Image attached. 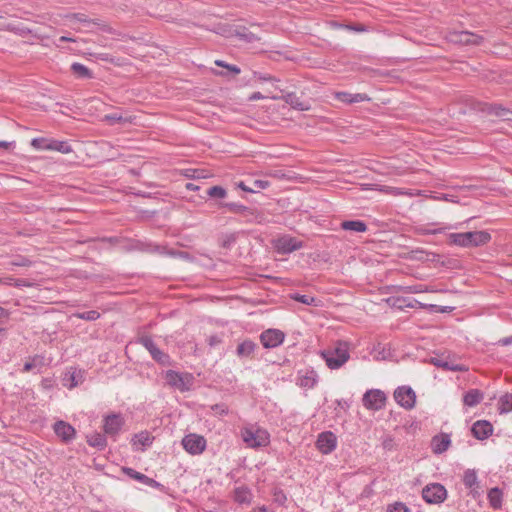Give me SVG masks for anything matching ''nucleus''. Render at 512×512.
I'll return each mask as SVG.
<instances>
[{
  "mask_svg": "<svg viewBox=\"0 0 512 512\" xmlns=\"http://www.w3.org/2000/svg\"><path fill=\"white\" fill-rule=\"evenodd\" d=\"M260 80H263V81H271V80H275L274 78H272L270 75H266V74H261L259 75L258 77Z\"/></svg>",
  "mask_w": 512,
  "mask_h": 512,
  "instance_id": "57",
  "label": "nucleus"
},
{
  "mask_svg": "<svg viewBox=\"0 0 512 512\" xmlns=\"http://www.w3.org/2000/svg\"><path fill=\"white\" fill-rule=\"evenodd\" d=\"M452 228H453L452 226H442L437 229H427V230H425L424 233L425 234H438V233L444 232L447 229H452Z\"/></svg>",
  "mask_w": 512,
  "mask_h": 512,
  "instance_id": "48",
  "label": "nucleus"
},
{
  "mask_svg": "<svg viewBox=\"0 0 512 512\" xmlns=\"http://www.w3.org/2000/svg\"><path fill=\"white\" fill-rule=\"evenodd\" d=\"M234 500L239 504H249L252 500L250 489L244 485L236 487L234 490Z\"/></svg>",
  "mask_w": 512,
  "mask_h": 512,
  "instance_id": "22",
  "label": "nucleus"
},
{
  "mask_svg": "<svg viewBox=\"0 0 512 512\" xmlns=\"http://www.w3.org/2000/svg\"><path fill=\"white\" fill-rule=\"evenodd\" d=\"M500 111H496V114L499 115V116H505L506 115V110L503 109V108H500L499 109Z\"/></svg>",
  "mask_w": 512,
  "mask_h": 512,
  "instance_id": "60",
  "label": "nucleus"
},
{
  "mask_svg": "<svg viewBox=\"0 0 512 512\" xmlns=\"http://www.w3.org/2000/svg\"><path fill=\"white\" fill-rule=\"evenodd\" d=\"M276 499H277V501L281 502V501L286 500V497H285V495H284V494H281V496H280V497H279V496H277V498H276Z\"/></svg>",
  "mask_w": 512,
  "mask_h": 512,
  "instance_id": "62",
  "label": "nucleus"
},
{
  "mask_svg": "<svg viewBox=\"0 0 512 512\" xmlns=\"http://www.w3.org/2000/svg\"><path fill=\"white\" fill-rule=\"evenodd\" d=\"M440 199L444 200V201H453L452 198H450L449 195H443Z\"/></svg>",
  "mask_w": 512,
  "mask_h": 512,
  "instance_id": "61",
  "label": "nucleus"
},
{
  "mask_svg": "<svg viewBox=\"0 0 512 512\" xmlns=\"http://www.w3.org/2000/svg\"><path fill=\"white\" fill-rule=\"evenodd\" d=\"M71 71L73 74L80 79H91L93 78V73L90 69H88L85 65L74 62L71 65Z\"/></svg>",
  "mask_w": 512,
  "mask_h": 512,
  "instance_id": "26",
  "label": "nucleus"
},
{
  "mask_svg": "<svg viewBox=\"0 0 512 512\" xmlns=\"http://www.w3.org/2000/svg\"><path fill=\"white\" fill-rule=\"evenodd\" d=\"M166 382L171 387L181 392L188 391L193 386V376L189 373H180L174 370H168L164 376Z\"/></svg>",
  "mask_w": 512,
  "mask_h": 512,
  "instance_id": "4",
  "label": "nucleus"
},
{
  "mask_svg": "<svg viewBox=\"0 0 512 512\" xmlns=\"http://www.w3.org/2000/svg\"><path fill=\"white\" fill-rule=\"evenodd\" d=\"M75 316L79 319L94 321L100 317V313L96 310H90L81 313H76Z\"/></svg>",
  "mask_w": 512,
  "mask_h": 512,
  "instance_id": "36",
  "label": "nucleus"
},
{
  "mask_svg": "<svg viewBox=\"0 0 512 512\" xmlns=\"http://www.w3.org/2000/svg\"><path fill=\"white\" fill-rule=\"evenodd\" d=\"M499 409L501 413H509L512 411V394H505L499 400Z\"/></svg>",
  "mask_w": 512,
  "mask_h": 512,
  "instance_id": "34",
  "label": "nucleus"
},
{
  "mask_svg": "<svg viewBox=\"0 0 512 512\" xmlns=\"http://www.w3.org/2000/svg\"><path fill=\"white\" fill-rule=\"evenodd\" d=\"M238 187L240 189H242L243 191L255 193V189L254 188L246 186L243 182H240L238 184Z\"/></svg>",
  "mask_w": 512,
  "mask_h": 512,
  "instance_id": "51",
  "label": "nucleus"
},
{
  "mask_svg": "<svg viewBox=\"0 0 512 512\" xmlns=\"http://www.w3.org/2000/svg\"><path fill=\"white\" fill-rule=\"evenodd\" d=\"M15 266H29L30 261L28 259H22L21 261L13 262Z\"/></svg>",
  "mask_w": 512,
  "mask_h": 512,
  "instance_id": "53",
  "label": "nucleus"
},
{
  "mask_svg": "<svg viewBox=\"0 0 512 512\" xmlns=\"http://www.w3.org/2000/svg\"><path fill=\"white\" fill-rule=\"evenodd\" d=\"M51 151H57L62 154H69L72 152V147L67 141L53 139Z\"/></svg>",
  "mask_w": 512,
  "mask_h": 512,
  "instance_id": "31",
  "label": "nucleus"
},
{
  "mask_svg": "<svg viewBox=\"0 0 512 512\" xmlns=\"http://www.w3.org/2000/svg\"><path fill=\"white\" fill-rule=\"evenodd\" d=\"M34 367L32 365V362L31 360L29 359L25 364H24V367H23V372H29L31 370H33Z\"/></svg>",
  "mask_w": 512,
  "mask_h": 512,
  "instance_id": "52",
  "label": "nucleus"
},
{
  "mask_svg": "<svg viewBox=\"0 0 512 512\" xmlns=\"http://www.w3.org/2000/svg\"><path fill=\"white\" fill-rule=\"evenodd\" d=\"M447 496L446 488L440 483H430L422 489V498L429 504L443 503Z\"/></svg>",
  "mask_w": 512,
  "mask_h": 512,
  "instance_id": "6",
  "label": "nucleus"
},
{
  "mask_svg": "<svg viewBox=\"0 0 512 512\" xmlns=\"http://www.w3.org/2000/svg\"><path fill=\"white\" fill-rule=\"evenodd\" d=\"M448 239L450 244L469 248L488 243L491 236L486 231H470L464 233H450Z\"/></svg>",
  "mask_w": 512,
  "mask_h": 512,
  "instance_id": "2",
  "label": "nucleus"
},
{
  "mask_svg": "<svg viewBox=\"0 0 512 512\" xmlns=\"http://www.w3.org/2000/svg\"><path fill=\"white\" fill-rule=\"evenodd\" d=\"M387 512H411L402 502H395L387 507Z\"/></svg>",
  "mask_w": 512,
  "mask_h": 512,
  "instance_id": "39",
  "label": "nucleus"
},
{
  "mask_svg": "<svg viewBox=\"0 0 512 512\" xmlns=\"http://www.w3.org/2000/svg\"><path fill=\"white\" fill-rule=\"evenodd\" d=\"M370 97L365 93H351V104L369 101Z\"/></svg>",
  "mask_w": 512,
  "mask_h": 512,
  "instance_id": "44",
  "label": "nucleus"
},
{
  "mask_svg": "<svg viewBox=\"0 0 512 512\" xmlns=\"http://www.w3.org/2000/svg\"><path fill=\"white\" fill-rule=\"evenodd\" d=\"M397 291L403 292V293H412V294L435 292L434 289H432L431 287L424 285V284L398 286Z\"/></svg>",
  "mask_w": 512,
  "mask_h": 512,
  "instance_id": "23",
  "label": "nucleus"
},
{
  "mask_svg": "<svg viewBox=\"0 0 512 512\" xmlns=\"http://www.w3.org/2000/svg\"><path fill=\"white\" fill-rule=\"evenodd\" d=\"M53 429L55 434L64 441H69L74 438L75 429L67 422L57 421Z\"/></svg>",
  "mask_w": 512,
  "mask_h": 512,
  "instance_id": "19",
  "label": "nucleus"
},
{
  "mask_svg": "<svg viewBox=\"0 0 512 512\" xmlns=\"http://www.w3.org/2000/svg\"><path fill=\"white\" fill-rule=\"evenodd\" d=\"M285 101L290 104L293 108L298 109L300 111H305L309 109V105L299 99V97L294 93H288L285 97Z\"/></svg>",
  "mask_w": 512,
  "mask_h": 512,
  "instance_id": "30",
  "label": "nucleus"
},
{
  "mask_svg": "<svg viewBox=\"0 0 512 512\" xmlns=\"http://www.w3.org/2000/svg\"><path fill=\"white\" fill-rule=\"evenodd\" d=\"M83 381L84 372L80 369L71 368L65 373L62 379V384L64 387L68 389H73L77 387L79 384H81Z\"/></svg>",
  "mask_w": 512,
  "mask_h": 512,
  "instance_id": "16",
  "label": "nucleus"
},
{
  "mask_svg": "<svg viewBox=\"0 0 512 512\" xmlns=\"http://www.w3.org/2000/svg\"><path fill=\"white\" fill-rule=\"evenodd\" d=\"M225 208H227L230 212L241 214L247 210V207L235 202L225 203L223 204Z\"/></svg>",
  "mask_w": 512,
  "mask_h": 512,
  "instance_id": "38",
  "label": "nucleus"
},
{
  "mask_svg": "<svg viewBox=\"0 0 512 512\" xmlns=\"http://www.w3.org/2000/svg\"><path fill=\"white\" fill-rule=\"evenodd\" d=\"M434 364L438 367H443L450 371H462L463 367L461 365H450L447 361L437 360Z\"/></svg>",
  "mask_w": 512,
  "mask_h": 512,
  "instance_id": "42",
  "label": "nucleus"
},
{
  "mask_svg": "<svg viewBox=\"0 0 512 512\" xmlns=\"http://www.w3.org/2000/svg\"><path fill=\"white\" fill-rule=\"evenodd\" d=\"M87 442L90 446L103 449L106 446V438L103 434L94 432L87 436Z\"/></svg>",
  "mask_w": 512,
  "mask_h": 512,
  "instance_id": "29",
  "label": "nucleus"
},
{
  "mask_svg": "<svg viewBox=\"0 0 512 512\" xmlns=\"http://www.w3.org/2000/svg\"><path fill=\"white\" fill-rule=\"evenodd\" d=\"M151 357L161 365H168L170 362V357L168 354L164 353L158 347L150 352Z\"/></svg>",
  "mask_w": 512,
  "mask_h": 512,
  "instance_id": "32",
  "label": "nucleus"
},
{
  "mask_svg": "<svg viewBox=\"0 0 512 512\" xmlns=\"http://www.w3.org/2000/svg\"><path fill=\"white\" fill-rule=\"evenodd\" d=\"M9 317V312L0 306V320L3 319V318H8Z\"/></svg>",
  "mask_w": 512,
  "mask_h": 512,
  "instance_id": "55",
  "label": "nucleus"
},
{
  "mask_svg": "<svg viewBox=\"0 0 512 512\" xmlns=\"http://www.w3.org/2000/svg\"><path fill=\"white\" fill-rule=\"evenodd\" d=\"M52 138L38 137L31 140V146L38 151H51Z\"/></svg>",
  "mask_w": 512,
  "mask_h": 512,
  "instance_id": "28",
  "label": "nucleus"
},
{
  "mask_svg": "<svg viewBox=\"0 0 512 512\" xmlns=\"http://www.w3.org/2000/svg\"><path fill=\"white\" fill-rule=\"evenodd\" d=\"M316 447L322 454H330L337 447V437L331 431L321 432L316 440Z\"/></svg>",
  "mask_w": 512,
  "mask_h": 512,
  "instance_id": "10",
  "label": "nucleus"
},
{
  "mask_svg": "<svg viewBox=\"0 0 512 512\" xmlns=\"http://www.w3.org/2000/svg\"><path fill=\"white\" fill-rule=\"evenodd\" d=\"M16 281V278H13L11 276L3 277L0 279V282L4 285L8 286H15L14 282Z\"/></svg>",
  "mask_w": 512,
  "mask_h": 512,
  "instance_id": "49",
  "label": "nucleus"
},
{
  "mask_svg": "<svg viewBox=\"0 0 512 512\" xmlns=\"http://www.w3.org/2000/svg\"><path fill=\"white\" fill-rule=\"evenodd\" d=\"M139 342L149 351V353L157 347L154 341L148 336L141 337Z\"/></svg>",
  "mask_w": 512,
  "mask_h": 512,
  "instance_id": "43",
  "label": "nucleus"
},
{
  "mask_svg": "<svg viewBox=\"0 0 512 512\" xmlns=\"http://www.w3.org/2000/svg\"><path fill=\"white\" fill-rule=\"evenodd\" d=\"M124 424V419L120 414H111L104 419L105 434L115 437L121 430Z\"/></svg>",
  "mask_w": 512,
  "mask_h": 512,
  "instance_id": "14",
  "label": "nucleus"
},
{
  "mask_svg": "<svg viewBox=\"0 0 512 512\" xmlns=\"http://www.w3.org/2000/svg\"><path fill=\"white\" fill-rule=\"evenodd\" d=\"M484 398V394L478 389H470L463 396V403L467 407H475Z\"/></svg>",
  "mask_w": 512,
  "mask_h": 512,
  "instance_id": "20",
  "label": "nucleus"
},
{
  "mask_svg": "<svg viewBox=\"0 0 512 512\" xmlns=\"http://www.w3.org/2000/svg\"><path fill=\"white\" fill-rule=\"evenodd\" d=\"M242 438L250 448L265 447L270 443L268 431L258 426L245 427L242 430Z\"/></svg>",
  "mask_w": 512,
  "mask_h": 512,
  "instance_id": "3",
  "label": "nucleus"
},
{
  "mask_svg": "<svg viewBox=\"0 0 512 512\" xmlns=\"http://www.w3.org/2000/svg\"><path fill=\"white\" fill-rule=\"evenodd\" d=\"M450 446L451 437L447 433H439L431 439V450L436 455L446 452Z\"/></svg>",
  "mask_w": 512,
  "mask_h": 512,
  "instance_id": "15",
  "label": "nucleus"
},
{
  "mask_svg": "<svg viewBox=\"0 0 512 512\" xmlns=\"http://www.w3.org/2000/svg\"><path fill=\"white\" fill-rule=\"evenodd\" d=\"M15 287H30L31 283L27 279H16Z\"/></svg>",
  "mask_w": 512,
  "mask_h": 512,
  "instance_id": "50",
  "label": "nucleus"
},
{
  "mask_svg": "<svg viewBox=\"0 0 512 512\" xmlns=\"http://www.w3.org/2000/svg\"><path fill=\"white\" fill-rule=\"evenodd\" d=\"M73 41H74V39L71 37H68V36H61L59 38V42H73Z\"/></svg>",
  "mask_w": 512,
  "mask_h": 512,
  "instance_id": "58",
  "label": "nucleus"
},
{
  "mask_svg": "<svg viewBox=\"0 0 512 512\" xmlns=\"http://www.w3.org/2000/svg\"><path fill=\"white\" fill-rule=\"evenodd\" d=\"M135 444L143 447L151 444L150 437L147 433H141L135 436Z\"/></svg>",
  "mask_w": 512,
  "mask_h": 512,
  "instance_id": "40",
  "label": "nucleus"
},
{
  "mask_svg": "<svg viewBox=\"0 0 512 512\" xmlns=\"http://www.w3.org/2000/svg\"><path fill=\"white\" fill-rule=\"evenodd\" d=\"M256 349V344L251 340H244L238 344L236 354L239 358L250 357Z\"/></svg>",
  "mask_w": 512,
  "mask_h": 512,
  "instance_id": "21",
  "label": "nucleus"
},
{
  "mask_svg": "<svg viewBox=\"0 0 512 512\" xmlns=\"http://www.w3.org/2000/svg\"><path fill=\"white\" fill-rule=\"evenodd\" d=\"M213 343H215V340H213V338L210 339V344L212 345Z\"/></svg>",
  "mask_w": 512,
  "mask_h": 512,
  "instance_id": "64",
  "label": "nucleus"
},
{
  "mask_svg": "<svg viewBox=\"0 0 512 512\" xmlns=\"http://www.w3.org/2000/svg\"><path fill=\"white\" fill-rule=\"evenodd\" d=\"M351 343L345 340H337L332 345L319 352L330 370L342 368L350 359Z\"/></svg>",
  "mask_w": 512,
  "mask_h": 512,
  "instance_id": "1",
  "label": "nucleus"
},
{
  "mask_svg": "<svg viewBox=\"0 0 512 512\" xmlns=\"http://www.w3.org/2000/svg\"><path fill=\"white\" fill-rule=\"evenodd\" d=\"M462 481L464 486L470 490L473 497L479 495V481L475 469H467L463 473Z\"/></svg>",
  "mask_w": 512,
  "mask_h": 512,
  "instance_id": "17",
  "label": "nucleus"
},
{
  "mask_svg": "<svg viewBox=\"0 0 512 512\" xmlns=\"http://www.w3.org/2000/svg\"><path fill=\"white\" fill-rule=\"evenodd\" d=\"M124 472L131 478L141 482V483H144L148 486H157L158 483L154 480V479H151L149 477H147L146 475L140 473V472H137L135 471L134 469L132 468H125L124 469Z\"/></svg>",
  "mask_w": 512,
  "mask_h": 512,
  "instance_id": "25",
  "label": "nucleus"
},
{
  "mask_svg": "<svg viewBox=\"0 0 512 512\" xmlns=\"http://www.w3.org/2000/svg\"><path fill=\"white\" fill-rule=\"evenodd\" d=\"M252 512H269L265 506H261L257 509H254Z\"/></svg>",
  "mask_w": 512,
  "mask_h": 512,
  "instance_id": "59",
  "label": "nucleus"
},
{
  "mask_svg": "<svg viewBox=\"0 0 512 512\" xmlns=\"http://www.w3.org/2000/svg\"><path fill=\"white\" fill-rule=\"evenodd\" d=\"M393 397L396 403L406 410L414 408L416 394L410 386H399L395 389Z\"/></svg>",
  "mask_w": 512,
  "mask_h": 512,
  "instance_id": "8",
  "label": "nucleus"
},
{
  "mask_svg": "<svg viewBox=\"0 0 512 512\" xmlns=\"http://www.w3.org/2000/svg\"><path fill=\"white\" fill-rule=\"evenodd\" d=\"M268 187H269V182L267 180H254L253 186L251 188H254L255 192H257L261 189H266Z\"/></svg>",
  "mask_w": 512,
  "mask_h": 512,
  "instance_id": "46",
  "label": "nucleus"
},
{
  "mask_svg": "<svg viewBox=\"0 0 512 512\" xmlns=\"http://www.w3.org/2000/svg\"><path fill=\"white\" fill-rule=\"evenodd\" d=\"M12 145V142L0 141V148L9 149Z\"/></svg>",
  "mask_w": 512,
  "mask_h": 512,
  "instance_id": "56",
  "label": "nucleus"
},
{
  "mask_svg": "<svg viewBox=\"0 0 512 512\" xmlns=\"http://www.w3.org/2000/svg\"><path fill=\"white\" fill-rule=\"evenodd\" d=\"M183 449L192 456L201 455L206 447V439L196 433H189L182 438L181 441Z\"/></svg>",
  "mask_w": 512,
  "mask_h": 512,
  "instance_id": "5",
  "label": "nucleus"
},
{
  "mask_svg": "<svg viewBox=\"0 0 512 512\" xmlns=\"http://www.w3.org/2000/svg\"><path fill=\"white\" fill-rule=\"evenodd\" d=\"M335 99L346 104H351V93L348 92H336Z\"/></svg>",
  "mask_w": 512,
  "mask_h": 512,
  "instance_id": "45",
  "label": "nucleus"
},
{
  "mask_svg": "<svg viewBox=\"0 0 512 512\" xmlns=\"http://www.w3.org/2000/svg\"><path fill=\"white\" fill-rule=\"evenodd\" d=\"M303 247L302 241L292 236H282L275 241V248L279 253L288 254Z\"/></svg>",
  "mask_w": 512,
  "mask_h": 512,
  "instance_id": "11",
  "label": "nucleus"
},
{
  "mask_svg": "<svg viewBox=\"0 0 512 512\" xmlns=\"http://www.w3.org/2000/svg\"><path fill=\"white\" fill-rule=\"evenodd\" d=\"M215 64L217 66L224 67L225 69H227V73H220L221 75H227V74H230V73L234 74V75H238L241 72V70H240V68L238 66L227 64V63H225L222 60H216Z\"/></svg>",
  "mask_w": 512,
  "mask_h": 512,
  "instance_id": "35",
  "label": "nucleus"
},
{
  "mask_svg": "<svg viewBox=\"0 0 512 512\" xmlns=\"http://www.w3.org/2000/svg\"><path fill=\"white\" fill-rule=\"evenodd\" d=\"M318 379L317 372L311 367H306L298 370L296 384L304 389H312L318 383Z\"/></svg>",
  "mask_w": 512,
  "mask_h": 512,
  "instance_id": "9",
  "label": "nucleus"
},
{
  "mask_svg": "<svg viewBox=\"0 0 512 512\" xmlns=\"http://www.w3.org/2000/svg\"><path fill=\"white\" fill-rule=\"evenodd\" d=\"M207 194L214 198H225L227 195L226 190L221 186H212L207 190Z\"/></svg>",
  "mask_w": 512,
  "mask_h": 512,
  "instance_id": "37",
  "label": "nucleus"
},
{
  "mask_svg": "<svg viewBox=\"0 0 512 512\" xmlns=\"http://www.w3.org/2000/svg\"><path fill=\"white\" fill-rule=\"evenodd\" d=\"M386 401V395L379 389L367 390L362 398L363 406L368 410L378 411L383 408Z\"/></svg>",
  "mask_w": 512,
  "mask_h": 512,
  "instance_id": "7",
  "label": "nucleus"
},
{
  "mask_svg": "<svg viewBox=\"0 0 512 512\" xmlns=\"http://www.w3.org/2000/svg\"><path fill=\"white\" fill-rule=\"evenodd\" d=\"M295 299L301 303L310 305L314 302V298L309 295H297Z\"/></svg>",
  "mask_w": 512,
  "mask_h": 512,
  "instance_id": "47",
  "label": "nucleus"
},
{
  "mask_svg": "<svg viewBox=\"0 0 512 512\" xmlns=\"http://www.w3.org/2000/svg\"><path fill=\"white\" fill-rule=\"evenodd\" d=\"M450 41L463 45H480L483 37L469 31H460L451 34Z\"/></svg>",
  "mask_w": 512,
  "mask_h": 512,
  "instance_id": "13",
  "label": "nucleus"
},
{
  "mask_svg": "<svg viewBox=\"0 0 512 512\" xmlns=\"http://www.w3.org/2000/svg\"><path fill=\"white\" fill-rule=\"evenodd\" d=\"M260 98H261L260 93H255V94L251 97V99H260Z\"/></svg>",
  "mask_w": 512,
  "mask_h": 512,
  "instance_id": "63",
  "label": "nucleus"
},
{
  "mask_svg": "<svg viewBox=\"0 0 512 512\" xmlns=\"http://www.w3.org/2000/svg\"><path fill=\"white\" fill-rule=\"evenodd\" d=\"M30 360L32 362L34 369L37 368L40 370L42 367L46 365V358L43 355H34L33 357L30 358Z\"/></svg>",
  "mask_w": 512,
  "mask_h": 512,
  "instance_id": "41",
  "label": "nucleus"
},
{
  "mask_svg": "<svg viewBox=\"0 0 512 512\" xmlns=\"http://www.w3.org/2000/svg\"><path fill=\"white\" fill-rule=\"evenodd\" d=\"M487 497H488L489 504L492 508L499 509L502 506L503 494L499 488H497V487L491 488L488 492Z\"/></svg>",
  "mask_w": 512,
  "mask_h": 512,
  "instance_id": "27",
  "label": "nucleus"
},
{
  "mask_svg": "<svg viewBox=\"0 0 512 512\" xmlns=\"http://www.w3.org/2000/svg\"><path fill=\"white\" fill-rule=\"evenodd\" d=\"M473 436L478 440L487 439L493 432V427L486 420L476 421L471 428Z\"/></svg>",
  "mask_w": 512,
  "mask_h": 512,
  "instance_id": "18",
  "label": "nucleus"
},
{
  "mask_svg": "<svg viewBox=\"0 0 512 512\" xmlns=\"http://www.w3.org/2000/svg\"><path fill=\"white\" fill-rule=\"evenodd\" d=\"M341 228L346 231L363 233L367 230V225L361 220H348L341 223Z\"/></svg>",
  "mask_w": 512,
  "mask_h": 512,
  "instance_id": "24",
  "label": "nucleus"
},
{
  "mask_svg": "<svg viewBox=\"0 0 512 512\" xmlns=\"http://www.w3.org/2000/svg\"><path fill=\"white\" fill-rule=\"evenodd\" d=\"M400 304L398 305L399 308L408 307V308H425L426 305L417 301L416 299H410V298H398L396 300Z\"/></svg>",
  "mask_w": 512,
  "mask_h": 512,
  "instance_id": "33",
  "label": "nucleus"
},
{
  "mask_svg": "<svg viewBox=\"0 0 512 512\" xmlns=\"http://www.w3.org/2000/svg\"><path fill=\"white\" fill-rule=\"evenodd\" d=\"M284 338V333L278 329H268L263 331L260 335L261 343L265 348H275L281 345Z\"/></svg>",
  "mask_w": 512,
  "mask_h": 512,
  "instance_id": "12",
  "label": "nucleus"
},
{
  "mask_svg": "<svg viewBox=\"0 0 512 512\" xmlns=\"http://www.w3.org/2000/svg\"><path fill=\"white\" fill-rule=\"evenodd\" d=\"M500 343H501L503 346L512 345V336H510V337H505V338L501 339V340H500Z\"/></svg>",
  "mask_w": 512,
  "mask_h": 512,
  "instance_id": "54",
  "label": "nucleus"
}]
</instances>
